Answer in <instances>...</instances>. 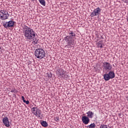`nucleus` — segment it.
<instances>
[{
  "mask_svg": "<svg viewBox=\"0 0 128 128\" xmlns=\"http://www.w3.org/2000/svg\"><path fill=\"white\" fill-rule=\"evenodd\" d=\"M22 100H23V102H24L26 100H24V96H22Z\"/></svg>",
  "mask_w": 128,
  "mask_h": 128,
  "instance_id": "nucleus-23",
  "label": "nucleus"
},
{
  "mask_svg": "<svg viewBox=\"0 0 128 128\" xmlns=\"http://www.w3.org/2000/svg\"><path fill=\"white\" fill-rule=\"evenodd\" d=\"M11 92H14V90H12Z\"/></svg>",
  "mask_w": 128,
  "mask_h": 128,
  "instance_id": "nucleus-26",
  "label": "nucleus"
},
{
  "mask_svg": "<svg viewBox=\"0 0 128 128\" xmlns=\"http://www.w3.org/2000/svg\"><path fill=\"white\" fill-rule=\"evenodd\" d=\"M109 76L110 77V78H114L116 76V74H114V72L113 71H110L108 74Z\"/></svg>",
  "mask_w": 128,
  "mask_h": 128,
  "instance_id": "nucleus-12",
  "label": "nucleus"
},
{
  "mask_svg": "<svg viewBox=\"0 0 128 128\" xmlns=\"http://www.w3.org/2000/svg\"><path fill=\"white\" fill-rule=\"evenodd\" d=\"M8 16H10V14H8V12L6 10H1L0 11V18L2 20H8Z\"/></svg>",
  "mask_w": 128,
  "mask_h": 128,
  "instance_id": "nucleus-4",
  "label": "nucleus"
},
{
  "mask_svg": "<svg viewBox=\"0 0 128 128\" xmlns=\"http://www.w3.org/2000/svg\"><path fill=\"white\" fill-rule=\"evenodd\" d=\"M54 120L56 122H60V118L58 116H56L54 118Z\"/></svg>",
  "mask_w": 128,
  "mask_h": 128,
  "instance_id": "nucleus-20",
  "label": "nucleus"
},
{
  "mask_svg": "<svg viewBox=\"0 0 128 128\" xmlns=\"http://www.w3.org/2000/svg\"><path fill=\"white\" fill-rule=\"evenodd\" d=\"M40 4L44 6H46V1L44 0H38Z\"/></svg>",
  "mask_w": 128,
  "mask_h": 128,
  "instance_id": "nucleus-18",
  "label": "nucleus"
},
{
  "mask_svg": "<svg viewBox=\"0 0 128 128\" xmlns=\"http://www.w3.org/2000/svg\"><path fill=\"white\" fill-rule=\"evenodd\" d=\"M87 117L89 118H92L94 116V112L92 111H88V112H86Z\"/></svg>",
  "mask_w": 128,
  "mask_h": 128,
  "instance_id": "nucleus-13",
  "label": "nucleus"
},
{
  "mask_svg": "<svg viewBox=\"0 0 128 128\" xmlns=\"http://www.w3.org/2000/svg\"><path fill=\"white\" fill-rule=\"evenodd\" d=\"M82 122L84 124H88L90 122V118L86 116H82Z\"/></svg>",
  "mask_w": 128,
  "mask_h": 128,
  "instance_id": "nucleus-11",
  "label": "nucleus"
},
{
  "mask_svg": "<svg viewBox=\"0 0 128 128\" xmlns=\"http://www.w3.org/2000/svg\"><path fill=\"white\" fill-rule=\"evenodd\" d=\"M102 66L104 67V70H107V72L112 70V64L108 62H103Z\"/></svg>",
  "mask_w": 128,
  "mask_h": 128,
  "instance_id": "nucleus-7",
  "label": "nucleus"
},
{
  "mask_svg": "<svg viewBox=\"0 0 128 128\" xmlns=\"http://www.w3.org/2000/svg\"><path fill=\"white\" fill-rule=\"evenodd\" d=\"M109 128H110V127H109Z\"/></svg>",
  "mask_w": 128,
  "mask_h": 128,
  "instance_id": "nucleus-30",
  "label": "nucleus"
},
{
  "mask_svg": "<svg viewBox=\"0 0 128 128\" xmlns=\"http://www.w3.org/2000/svg\"><path fill=\"white\" fill-rule=\"evenodd\" d=\"M96 124L94 123L91 124L90 125L87 126V128H95Z\"/></svg>",
  "mask_w": 128,
  "mask_h": 128,
  "instance_id": "nucleus-17",
  "label": "nucleus"
},
{
  "mask_svg": "<svg viewBox=\"0 0 128 128\" xmlns=\"http://www.w3.org/2000/svg\"><path fill=\"white\" fill-rule=\"evenodd\" d=\"M100 128H108V126L106 125L102 124L100 126Z\"/></svg>",
  "mask_w": 128,
  "mask_h": 128,
  "instance_id": "nucleus-21",
  "label": "nucleus"
},
{
  "mask_svg": "<svg viewBox=\"0 0 128 128\" xmlns=\"http://www.w3.org/2000/svg\"><path fill=\"white\" fill-rule=\"evenodd\" d=\"M14 24V22L12 20H10L8 22H4L3 26L6 28H12Z\"/></svg>",
  "mask_w": 128,
  "mask_h": 128,
  "instance_id": "nucleus-8",
  "label": "nucleus"
},
{
  "mask_svg": "<svg viewBox=\"0 0 128 128\" xmlns=\"http://www.w3.org/2000/svg\"><path fill=\"white\" fill-rule=\"evenodd\" d=\"M57 72H58V74L62 76V78H66V72L62 68H60L57 70Z\"/></svg>",
  "mask_w": 128,
  "mask_h": 128,
  "instance_id": "nucleus-9",
  "label": "nucleus"
},
{
  "mask_svg": "<svg viewBox=\"0 0 128 128\" xmlns=\"http://www.w3.org/2000/svg\"><path fill=\"white\" fill-rule=\"evenodd\" d=\"M48 78H52V74H50V75H48Z\"/></svg>",
  "mask_w": 128,
  "mask_h": 128,
  "instance_id": "nucleus-25",
  "label": "nucleus"
},
{
  "mask_svg": "<svg viewBox=\"0 0 128 128\" xmlns=\"http://www.w3.org/2000/svg\"><path fill=\"white\" fill-rule=\"evenodd\" d=\"M126 100H127L128 101V96L126 97Z\"/></svg>",
  "mask_w": 128,
  "mask_h": 128,
  "instance_id": "nucleus-28",
  "label": "nucleus"
},
{
  "mask_svg": "<svg viewBox=\"0 0 128 128\" xmlns=\"http://www.w3.org/2000/svg\"><path fill=\"white\" fill-rule=\"evenodd\" d=\"M41 124H42V126H44V128H46L48 126V122H46V121L42 122Z\"/></svg>",
  "mask_w": 128,
  "mask_h": 128,
  "instance_id": "nucleus-16",
  "label": "nucleus"
},
{
  "mask_svg": "<svg viewBox=\"0 0 128 128\" xmlns=\"http://www.w3.org/2000/svg\"><path fill=\"white\" fill-rule=\"evenodd\" d=\"M122 2H126L128 0H122Z\"/></svg>",
  "mask_w": 128,
  "mask_h": 128,
  "instance_id": "nucleus-24",
  "label": "nucleus"
},
{
  "mask_svg": "<svg viewBox=\"0 0 128 128\" xmlns=\"http://www.w3.org/2000/svg\"><path fill=\"white\" fill-rule=\"evenodd\" d=\"M32 113L34 114L38 118H40V114H42V110L38 108L37 107H34L32 108Z\"/></svg>",
  "mask_w": 128,
  "mask_h": 128,
  "instance_id": "nucleus-5",
  "label": "nucleus"
},
{
  "mask_svg": "<svg viewBox=\"0 0 128 128\" xmlns=\"http://www.w3.org/2000/svg\"><path fill=\"white\" fill-rule=\"evenodd\" d=\"M97 47L100 48H102V40L99 41L97 43Z\"/></svg>",
  "mask_w": 128,
  "mask_h": 128,
  "instance_id": "nucleus-15",
  "label": "nucleus"
},
{
  "mask_svg": "<svg viewBox=\"0 0 128 128\" xmlns=\"http://www.w3.org/2000/svg\"><path fill=\"white\" fill-rule=\"evenodd\" d=\"M24 102L25 104H30V101H28V100H25Z\"/></svg>",
  "mask_w": 128,
  "mask_h": 128,
  "instance_id": "nucleus-22",
  "label": "nucleus"
},
{
  "mask_svg": "<svg viewBox=\"0 0 128 128\" xmlns=\"http://www.w3.org/2000/svg\"><path fill=\"white\" fill-rule=\"evenodd\" d=\"M100 38H102V40H104V37H102V36H101Z\"/></svg>",
  "mask_w": 128,
  "mask_h": 128,
  "instance_id": "nucleus-27",
  "label": "nucleus"
},
{
  "mask_svg": "<svg viewBox=\"0 0 128 128\" xmlns=\"http://www.w3.org/2000/svg\"><path fill=\"white\" fill-rule=\"evenodd\" d=\"M104 80H110V79H112L110 77V75H108V74H104Z\"/></svg>",
  "mask_w": 128,
  "mask_h": 128,
  "instance_id": "nucleus-14",
  "label": "nucleus"
},
{
  "mask_svg": "<svg viewBox=\"0 0 128 128\" xmlns=\"http://www.w3.org/2000/svg\"><path fill=\"white\" fill-rule=\"evenodd\" d=\"M3 124L6 126L7 128H10V121H8V118L6 116L2 120Z\"/></svg>",
  "mask_w": 128,
  "mask_h": 128,
  "instance_id": "nucleus-10",
  "label": "nucleus"
},
{
  "mask_svg": "<svg viewBox=\"0 0 128 128\" xmlns=\"http://www.w3.org/2000/svg\"><path fill=\"white\" fill-rule=\"evenodd\" d=\"M35 56L37 58H40L42 60V58H44V56H46V52H44V50L42 48H38L34 52Z\"/></svg>",
  "mask_w": 128,
  "mask_h": 128,
  "instance_id": "nucleus-3",
  "label": "nucleus"
},
{
  "mask_svg": "<svg viewBox=\"0 0 128 128\" xmlns=\"http://www.w3.org/2000/svg\"><path fill=\"white\" fill-rule=\"evenodd\" d=\"M23 33L25 38L28 40H32L36 36V32L34 30L26 26H24L23 28Z\"/></svg>",
  "mask_w": 128,
  "mask_h": 128,
  "instance_id": "nucleus-1",
  "label": "nucleus"
},
{
  "mask_svg": "<svg viewBox=\"0 0 128 128\" xmlns=\"http://www.w3.org/2000/svg\"><path fill=\"white\" fill-rule=\"evenodd\" d=\"M34 42L35 44H38V39L36 38H33Z\"/></svg>",
  "mask_w": 128,
  "mask_h": 128,
  "instance_id": "nucleus-19",
  "label": "nucleus"
},
{
  "mask_svg": "<svg viewBox=\"0 0 128 128\" xmlns=\"http://www.w3.org/2000/svg\"><path fill=\"white\" fill-rule=\"evenodd\" d=\"M119 114L120 116V114Z\"/></svg>",
  "mask_w": 128,
  "mask_h": 128,
  "instance_id": "nucleus-29",
  "label": "nucleus"
},
{
  "mask_svg": "<svg viewBox=\"0 0 128 128\" xmlns=\"http://www.w3.org/2000/svg\"><path fill=\"white\" fill-rule=\"evenodd\" d=\"M74 36H76V34L71 32H69V36H66L64 38V40L67 42V45L65 46V48H70L74 46Z\"/></svg>",
  "mask_w": 128,
  "mask_h": 128,
  "instance_id": "nucleus-2",
  "label": "nucleus"
},
{
  "mask_svg": "<svg viewBox=\"0 0 128 128\" xmlns=\"http://www.w3.org/2000/svg\"><path fill=\"white\" fill-rule=\"evenodd\" d=\"M102 11V9L100 8H97L93 10V12L91 13L90 16L91 18H94V16H100V12Z\"/></svg>",
  "mask_w": 128,
  "mask_h": 128,
  "instance_id": "nucleus-6",
  "label": "nucleus"
}]
</instances>
